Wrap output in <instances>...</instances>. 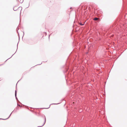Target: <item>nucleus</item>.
<instances>
[{
	"instance_id": "f257e3e1",
	"label": "nucleus",
	"mask_w": 127,
	"mask_h": 127,
	"mask_svg": "<svg viewBox=\"0 0 127 127\" xmlns=\"http://www.w3.org/2000/svg\"><path fill=\"white\" fill-rule=\"evenodd\" d=\"M46 122V118L45 117H44L43 118V119L42 120L41 122L40 123H42V125L41 126H40V127H42L44 125V124L45 122ZM39 126L38 127H39Z\"/></svg>"
},
{
	"instance_id": "7ed1b4c3",
	"label": "nucleus",
	"mask_w": 127,
	"mask_h": 127,
	"mask_svg": "<svg viewBox=\"0 0 127 127\" xmlns=\"http://www.w3.org/2000/svg\"><path fill=\"white\" fill-rule=\"evenodd\" d=\"M80 24L81 25H83L84 24V23L82 24L81 23H80Z\"/></svg>"
},
{
	"instance_id": "f03ea898",
	"label": "nucleus",
	"mask_w": 127,
	"mask_h": 127,
	"mask_svg": "<svg viewBox=\"0 0 127 127\" xmlns=\"http://www.w3.org/2000/svg\"><path fill=\"white\" fill-rule=\"evenodd\" d=\"M98 19V18H95L94 19V20H97Z\"/></svg>"
},
{
	"instance_id": "20e7f679",
	"label": "nucleus",
	"mask_w": 127,
	"mask_h": 127,
	"mask_svg": "<svg viewBox=\"0 0 127 127\" xmlns=\"http://www.w3.org/2000/svg\"><path fill=\"white\" fill-rule=\"evenodd\" d=\"M16 95V94H15V95Z\"/></svg>"
}]
</instances>
